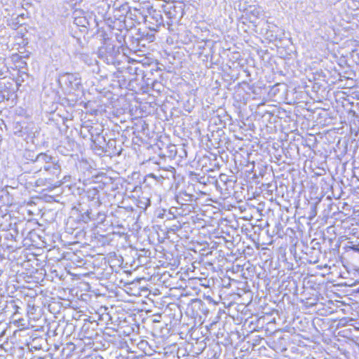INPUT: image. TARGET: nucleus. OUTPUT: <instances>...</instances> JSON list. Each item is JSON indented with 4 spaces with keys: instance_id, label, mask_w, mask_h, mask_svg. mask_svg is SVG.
Wrapping results in <instances>:
<instances>
[{
    "instance_id": "6",
    "label": "nucleus",
    "mask_w": 359,
    "mask_h": 359,
    "mask_svg": "<svg viewBox=\"0 0 359 359\" xmlns=\"http://www.w3.org/2000/svg\"><path fill=\"white\" fill-rule=\"evenodd\" d=\"M104 45L98 49V57L108 65H114L116 57L120 54L119 47L108 43L109 39L104 38Z\"/></svg>"
},
{
    "instance_id": "43",
    "label": "nucleus",
    "mask_w": 359,
    "mask_h": 359,
    "mask_svg": "<svg viewBox=\"0 0 359 359\" xmlns=\"http://www.w3.org/2000/svg\"><path fill=\"white\" fill-rule=\"evenodd\" d=\"M58 151H59V152H60L63 155H69V154L67 152L69 151L65 149V147H62V146L59 147Z\"/></svg>"
},
{
    "instance_id": "8",
    "label": "nucleus",
    "mask_w": 359,
    "mask_h": 359,
    "mask_svg": "<svg viewBox=\"0 0 359 359\" xmlns=\"http://www.w3.org/2000/svg\"><path fill=\"white\" fill-rule=\"evenodd\" d=\"M122 11L125 13L126 23L124 27L132 28L135 24H140L147 20V17L142 12L140 9L136 8H131L128 4H123Z\"/></svg>"
},
{
    "instance_id": "41",
    "label": "nucleus",
    "mask_w": 359,
    "mask_h": 359,
    "mask_svg": "<svg viewBox=\"0 0 359 359\" xmlns=\"http://www.w3.org/2000/svg\"><path fill=\"white\" fill-rule=\"evenodd\" d=\"M104 20L108 24L110 25L111 23H114L116 20L111 17H107V13L103 16Z\"/></svg>"
},
{
    "instance_id": "15",
    "label": "nucleus",
    "mask_w": 359,
    "mask_h": 359,
    "mask_svg": "<svg viewBox=\"0 0 359 359\" xmlns=\"http://www.w3.org/2000/svg\"><path fill=\"white\" fill-rule=\"evenodd\" d=\"M189 307L193 311V315L200 317L201 314L206 315L209 312L205 302L200 299H191Z\"/></svg>"
},
{
    "instance_id": "33",
    "label": "nucleus",
    "mask_w": 359,
    "mask_h": 359,
    "mask_svg": "<svg viewBox=\"0 0 359 359\" xmlns=\"http://www.w3.org/2000/svg\"><path fill=\"white\" fill-rule=\"evenodd\" d=\"M264 321V317L262 318H255V320H252L250 321V325H255V326L252 327L254 330H257V328H262L263 327Z\"/></svg>"
},
{
    "instance_id": "53",
    "label": "nucleus",
    "mask_w": 359,
    "mask_h": 359,
    "mask_svg": "<svg viewBox=\"0 0 359 359\" xmlns=\"http://www.w3.org/2000/svg\"><path fill=\"white\" fill-rule=\"evenodd\" d=\"M254 167H255V165H253L252 168L250 170H249L248 172L252 173L254 172Z\"/></svg>"
},
{
    "instance_id": "3",
    "label": "nucleus",
    "mask_w": 359,
    "mask_h": 359,
    "mask_svg": "<svg viewBox=\"0 0 359 359\" xmlns=\"http://www.w3.org/2000/svg\"><path fill=\"white\" fill-rule=\"evenodd\" d=\"M13 130L16 136L25 140L30 139L33 144L34 140L39 136L41 131L40 128L35 123L25 121L14 123Z\"/></svg>"
},
{
    "instance_id": "20",
    "label": "nucleus",
    "mask_w": 359,
    "mask_h": 359,
    "mask_svg": "<svg viewBox=\"0 0 359 359\" xmlns=\"http://www.w3.org/2000/svg\"><path fill=\"white\" fill-rule=\"evenodd\" d=\"M246 15L249 16L251 22H255V20L251 18H253L255 20L260 18L264 15V11L258 5H249Z\"/></svg>"
},
{
    "instance_id": "1",
    "label": "nucleus",
    "mask_w": 359,
    "mask_h": 359,
    "mask_svg": "<svg viewBox=\"0 0 359 359\" xmlns=\"http://www.w3.org/2000/svg\"><path fill=\"white\" fill-rule=\"evenodd\" d=\"M56 81L65 95L62 99L63 104L73 107L79 101H81L84 95V90L79 73L60 72Z\"/></svg>"
},
{
    "instance_id": "22",
    "label": "nucleus",
    "mask_w": 359,
    "mask_h": 359,
    "mask_svg": "<svg viewBox=\"0 0 359 359\" xmlns=\"http://www.w3.org/2000/svg\"><path fill=\"white\" fill-rule=\"evenodd\" d=\"M86 229V226H79V225H74L71 226L68 225V222H67V226H66V231L67 233L74 234V237L81 239L85 236L86 231L84 229Z\"/></svg>"
},
{
    "instance_id": "14",
    "label": "nucleus",
    "mask_w": 359,
    "mask_h": 359,
    "mask_svg": "<svg viewBox=\"0 0 359 359\" xmlns=\"http://www.w3.org/2000/svg\"><path fill=\"white\" fill-rule=\"evenodd\" d=\"M117 142L118 141L116 139H109L107 142L106 146H104L106 151L104 154L109 156H120L123 149L121 144H118Z\"/></svg>"
},
{
    "instance_id": "55",
    "label": "nucleus",
    "mask_w": 359,
    "mask_h": 359,
    "mask_svg": "<svg viewBox=\"0 0 359 359\" xmlns=\"http://www.w3.org/2000/svg\"><path fill=\"white\" fill-rule=\"evenodd\" d=\"M271 343H272L273 344H274V345H275V344H276V341H275V339H274ZM271 347H272L273 348H274V349L276 348H275V346H271Z\"/></svg>"
},
{
    "instance_id": "49",
    "label": "nucleus",
    "mask_w": 359,
    "mask_h": 359,
    "mask_svg": "<svg viewBox=\"0 0 359 359\" xmlns=\"http://www.w3.org/2000/svg\"><path fill=\"white\" fill-rule=\"evenodd\" d=\"M278 341L279 342H280L281 340H285V338L283 337V336H279L278 338H277Z\"/></svg>"
},
{
    "instance_id": "2",
    "label": "nucleus",
    "mask_w": 359,
    "mask_h": 359,
    "mask_svg": "<svg viewBox=\"0 0 359 359\" xmlns=\"http://www.w3.org/2000/svg\"><path fill=\"white\" fill-rule=\"evenodd\" d=\"M73 25L79 28L83 34H88L96 29L95 33L100 32L97 15L93 11L75 9L72 13Z\"/></svg>"
},
{
    "instance_id": "45",
    "label": "nucleus",
    "mask_w": 359,
    "mask_h": 359,
    "mask_svg": "<svg viewBox=\"0 0 359 359\" xmlns=\"http://www.w3.org/2000/svg\"><path fill=\"white\" fill-rule=\"evenodd\" d=\"M311 245H312L311 249H316L318 245V248H320V243L318 242H315L314 240H312L311 242Z\"/></svg>"
},
{
    "instance_id": "37",
    "label": "nucleus",
    "mask_w": 359,
    "mask_h": 359,
    "mask_svg": "<svg viewBox=\"0 0 359 359\" xmlns=\"http://www.w3.org/2000/svg\"><path fill=\"white\" fill-rule=\"evenodd\" d=\"M88 329H89L88 326L87 327L86 325H84L82 327V332H83V337L91 339V338H93V332L91 334L87 332V330Z\"/></svg>"
},
{
    "instance_id": "27",
    "label": "nucleus",
    "mask_w": 359,
    "mask_h": 359,
    "mask_svg": "<svg viewBox=\"0 0 359 359\" xmlns=\"http://www.w3.org/2000/svg\"><path fill=\"white\" fill-rule=\"evenodd\" d=\"M150 254L151 252L149 250H146L144 248L139 250L136 254L138 264L140 265L147 264V259L149 257Z\"/></svg>"
},
{
    "instance_id": "35",
    "label": "nucleus",
    "mask_w": 359,
    "mask_h": 359,
    "mask_svg": "<svg viewBox=\"0 0 359 359\" xmlns=\"http://www.w3.org/2000/svg\"><path fill=\"white\" fill-rule=\"evenodd\" d=\"M106 219V215L102 212H96L95 222L97 224H103Z\"/></svg>"
},
{
    "instance_id": "60",
    "label": "nucleus",
    "mask_w": 359,
    "mask_h": 359,
    "mask_svg": "<svg viewBox=\"0 0 359 359\" xmlns=\"http://www.w3.org/2000/svg\"><path fill=\"white\" fill-rule=\"evenodd\" d=\"M76 39H77L78 42H80V39L79 38H76Z\"/></svg>"
},
{
    "instance_id": "54",
    "label": "nucleus",
    "mask_w": 359,
    "mask_h": 359,
    "mask_svg": "<svg viewBox=\"0 0 359 359\" xmlns=\"http://www.w3.org/2000/svg\"><path fill=\"white\" fill-rule=\"evenodd\" d=\"M252 178H257V173H256V172H255V173L253 174Z\"/></svg>"
},
{
    "instance_id": "56",
    "label": "nucleus",
    "mask_w": 359,
    "mask_h": 359,
    "mask_svg": "<svg viewBox=\"0 0 359 359\" xmlns=\"http://www.w3.org/2000/svg\"><path fill=\"white\" fill-rule=\"evenodd\" d=\"M7 247H8V248H14V246H13V245H8V244H7Z\"/></svg>"
},
{
    "instance_id": "58",
    "label": "nucleus",
    "mask_w": 359,
    "mask_h": 359,
    "mask_svg": "<svg viewBox=\"0 0 359 359\" xmlns=\"http://www.w3.org/2000/svg\"><path fill=\"white\" fill-rule=\"evenodd\" d=\"M137 188H138V187H137H137H135V189H134V191H137Z\"/></svg>"
},
{
    "instance_id": "39",
    "label": "nucleus",
    "mask_w": 359,
    "mask_h": 359,
    "mask_svg": "<svg viewBox=\"0 0 359 359\" xmlns=\"http://www.w3.org/2000/svg\"><path fill=\"white\" fill-rule=\"evenodd\" d=\"M347 248L353 250V252L359 253V243L358 244H353V243H351V245H348Z\"/></svg>"
},
{
    "instance_id": "47",
    "label": "nucleus",
    "mask_w": 359,
    "mask_h": 359,
    "mask_svg": "<svg viewBox=\"0 0 359 359\" xmlns=\"http://www.w3.org/2000/svg\"><path fill=\"white\" fill-rule=\"evenodd\" d=\"M147 178H152V179L156 180V176L154 174H150V175H147Z\"/></svg>"
},
{
    "instance_id": "46",
    "label": "nucleus",
    "mask_w": 359,
    "mask_h": 359,
    "mask_svg": "<svg viewBox=\"0 0 359 359\" xmlns=\"http://www.w3.org/2000/svg\"><path fill=\"white\" fill-rule=\"evenodd\" d=\"M90 221H95V218H96V212H94L93 210L91 208V215H90Z\"/></svg>"
},
{
    "instance_id": "42",
    "label": "nucleus",
    "mask_w": 359,
    "mask_h": 359,
    "mask_svg": "<svg viewBox=\"0 0 359 359\" xmlns=\"http://www.w3.org/2000/svg\"><path fill=\"white\" fill-rule=\"evenodd\" d=\"M139 36L136 39L137 46L145 47L146 43H147V41H142L141 35H138Z\"/></svg>"
},
{
    "instance_id": "48",
    "label": "nucleus",
    "mask_w": 359,
    "mask_h": 359,
    "mask_svg": "<svg viewBox=\"0 0 359 359\" xmlns=\"http://www.w3.org/2000/svg\"><path fill=\"white\" fill-rule=\"evenodd\" d=\"M68 144L70 147L72 148V147L74 145V142L72 141V142H70L69 140L68 141Z\"/></svg>"
},
{
    "instance_id": "38",
    "label": "nucleus",
    "mask_w": 359,
    "mask_h": 359,
    "mask_svg": "<svg viewBox=\"0 0 359 359\" xmlns=\"http://www.w3.org/2000/svg\"><path fill=\"white\" fill-rule=\"evenodd\" d=\"M26 17H27V15L25 13L18 15V17L15 19V23L18 25H23L24 22H22L21 19L24 20V19H25Z\"/></svg>"
},
{
    "instance_id": "61",
    "label": "nucleus",
    "mask_w": 359,
    "mask_h": 359,
    "mask_svg": "<svg viewBox=\"0 0 359 359\" xmlns=\"http://www.w3.org/2000/svg\"><path fill=\"white\" fill-rule=\"evenodd\" d=\"M253 93H257L256 92V90H253Z\"/></svg>"
},
{
    "instance_id": "23",
    "label": "nucleus",
    "mask_w": 359,
    "mask_h": 359,
    "mask_svg": "<svg viewBox=\"0 0 359 359\" xmlns=\"http://www.w3.org/2000/svg\"><path fill=\"white\" fill-rule=\"evenodd\" d=\"M20 168L21 171H23L25 173H36L41 170L42 167L38 168L35 163H32V162L29 161H20Z\"/></svg>"
},
{
    "instance_id": "30",
    "label": "nucleus",
    "mask_w": 359,
    "mask_h": 359,
    "mask_svg": "<svg viewBox=\"0 0 359 359\" xmlns=\"http://www.w3.org/2000/svg\"><path fill=\"white\" fill-rule=\"evenodd\" d=\"M116 77L118 79V82L121 86H125L128 88V84H129V77L122 72V71H118L115 73Z\"/></svg>"
},
{
    "instance_id": "62",
    "label": "nucleus",
    "mask_w": 359,
    "mask_h": 359,
    "mask_svg": "<svg viewBox=\"0 0 359 359\" xmlns=\"http://www.w3.org/2000/svg\"><path fill=\"white\" fill-rule=\"evenodd\" d=\"M176 359H180V358L178 356L176 357Z\"/></svg>"
},
{
    "instance_id": "19",
    "label": "nucleus",
    "mask_w": 359,
    "mask_h": 359,
    "mask_svg": "<svg viewBox=\"0 0 359 359\" xmlns=\"http://www.w3.org/2000/svg\"><path fill=\"white\" fill-rule=\"evenodd\" d=\"M43 168L44 170L55 175H58L61 171L60 165L59 164L58 161L56 158L53 156L52 160L49 161L47 164L43 165Z\"/></svg>"
},
{
    "instance_id": "11",
    "label": "nucleus",
    "mask_w": 359,
    "mask_h": 359,
    "mask_svg": "<svg viewBox=\"0 0 359 359\" xmlns=\"http://www.w3.org/2000/svg\"><path fill=\"white\" fill-rule=\"evenodd\" d=\"M266 27H262L261 31V33L264 34L265 38L270 41H280L283 35V30L276 25L268 21H266Z\"/></svg>"
},
{
    "instance_id": "40",
    "label": "nucleus",
    "mask_w": 359,
    "mask_h": 359,
    "mask_svg": "<svg viewBox=\"0 0 359 359\" xmlns=\"http://www.w3.org/2000/svg\"><path fill=\"white\" fill-rule=\"evenodd\" d=\"M248 6L249 5H247V2H244L243 4H240L238 5V9L239 11H242L243 12L245 13V14H247V11L248 10Z\"/></svg>"
},
{
    "instance_id": "4",
    "label": "nucleus",
    "mask_w": 359,
    "mask_h": 359,
    "mask_svg": "<svg viewBox=\"0 0 359 359\" xmlns=\"http://www.w3.org/2000/svg\"><path fill=\"white\" fill-rule=\"evenodd\" d=\"M119 182L120 178L110 177L102 172L92 176V183L95 184L97 189L104 191L106 194L118 189Z\"/></svg>"
},
{
    "instance_id": "31",
    "label": "nucleus",
    "mask_w": 359,
    "mask_h": 359,
    "mask_svg": "<svg viewBox=\"0 0 359 359\" xmlns=\"http://www.w3.org/2000/svg\"><path fill=\"white\" fill-rule=\"evenodd\" d=\"M36 156V154H35L34 151L25 149L23 151L21 161H29L34 163Z\"/></svg>"
},
{
    "instance_id": "34",
    "label": "nucleus",
    "mask_w": 359,
    "mask_h": 359,
    "mask_svg": "<svg viewBox=\"0 0 359 359\" xmlns=\"http://www.w3.org/2000/svg\"><path fill=\"white\" fill-rule=\"evenodd\" d=\"M140 76H129V84H128V89L133 90L135 87V84H137V82L139 81Z\"/></svg>"
},
{
    "instance_id": "10",
    "label": "nucleus",
    "mask_w": 359,
    "mask_h": 359,
    "mask_svg": "<svg viewBox=\"0 0 359 359\" xmlns=\"http://www.w3.org/2000/svg\"><path fill=\"white\" fill-rule=\"evenodd\" d=\"M149 15H145L147 20L144 22L148 25V29L151 32H156L161 26H164L163 18L160 11L151 8L147 11Z\"/></svg>"
},
{
    "instance_id": "36",
    "label": "nucleus",
    "mask_w": 359,
    "mask_h": 359,
    "mask_svg": "<svg viewBox=\"0 0 359 359\" xmlns=\"http://www.w3.org/2000/svg\"><path fill=\"white\" fill-rule=\"evenodd\" d=\"M190 178L192 180V181L197 182L201 184H205V181H201V175L200 174H198L194 172H191L189 174Z\"/></svg>"
},
{
    "instance_id": "44",
    "label": "nucleus",
    "mask_w": 359,
    "mask_h": 359,
    "mask_svg": "<svg viewBox=\"0 0 359 359\" xmlns=\"http://www.w3.org/2000/svg\"><path fill=\"white\" fill-rule=\"evenodd\" d=\"M311 245H312L311 249H316L318 245V248H320V243L318 242H315L314 240H312L311 242Z\"/></svg>"
},
{
    "instance_id": "5",
    "label": "nucleus",
    "mask_w": 359,
    "mask_h": 359,
    "mask_svg": "<svg viewBox=\"0 0 359 359\" xmlns=\"http://www.w3.org/2000/svg\"><path fill=\"white\" fill-rule=\"evenodd\" d=\"M144 74H142V80L147 85H151L154 88L158 83V79H161L165 66L158 62H155L149 65L147 67H144Z\"/></svg>"
},
{
    "instance_id": "24",
    "label": "nucleus",
    "mask_w": 359,
    "mask_h": 359,
    "mask_svg": "<svg viewBox=\"0 0 359 359\" xmlns=\"http://www.w3.org/2000/svg\"><path fill=\"white\" fill-rule=\"evenodd\" d=\"M209 161L210 168L209 170L214 171L215 170H219L222 166L221 162H223L222 158L220 156L210 154L208 157Z\"/></svg>"
},
{
    "instance_id": "50",
    "label": "nucleus",
    "mask_w": 359,
    "mask_h": 359,
    "mask_svg": "<svg viewBox=\"0 0 359 359\" xmlns=\"http://www.w3.org/2000/svg\"><path fill=\"white\" fill-rule=\"evenodd\" d=\"M279 334V332H276L273 333V338L277 337V334Z\"/></svg>"
},
{
    "instance_id": "13",
    "label": "nucleus",
    "mask_w": 359,
    "mask_h": 359,
    "mask_svg": "<svg viewBox=\"0 0 359 359\" xmlns=\"http://www.w3.org/2000/svg\"><path fill=\"white\" fill-rule=\"evenodd\" d=\"M2 93L5 94V98L6 101H11V103H15V100L17 98V84L14 82H7L5 83H1L0 85Z\"/></svg>"
},
{
    "instance_id": "29",
    "label": "nucleus",
    "mask_w": 359,
    "mask_h": 359,
    "mask_svg": "<svg viewBox=\"0 0 359 359\" xmlns=\"http://www.w3.org/2000/svg\"><path fill=\"white\" fill-rule=\"evenodd\" d=\"M123 7V4L121 5L118 8H116L114 11V18L115 20H118L120 22H123L125 25L126 22V18H125V13L122 11Z\"/></svg>"
},
{
    "instance_id": "59",
    "label": "nucleus",
    "mask_w": 359,
    "mask_h": 359,
    "mask_svg": "<svg viewBox=\"0 0 359 359\" xmlns=\"http://www.w3.org/2000/svg\"><path fill=\"white\" fill-rule=\"evenodd\" d=\"M107 8L109 9L110 6L109 4H107Z\"/></svg>"
},
{
    "instance_id": "18",
    "label": "nucleus",
    "mask_w": 359,
    "mask_h": 359,
    "mask_svg": "<svg viewBox=\"0 0 359 359\" xmlns=\"http://www.w3.org/2000/svg\"><path fill=\"white\" fill-rule=\"evenodd\" d=\"M233 181L229 179V176L226 174H220L219 178L215 181V186L217 189L227 190L229 187H232Z\"/></svg>"
},
{
    "instance_id": "57",
    "label": "nucleus",
    "mask_w": 359,
    "mask_h": 359,
    "mask_svg": "<svg viewBox=\"0 0 359 359\" xmlns=\"http://www.w3.org/2000/svg\"><path fill=\"white\" fill-rule=\"evenodd\" d=\"M180 150H181V151H182L183 152H184V153H185V151H184V149H183V148H182V147H180Z\"/></svg>"
},
{
    "instance_id": "32",
    "label": "nucleus",
    "mask_w": 359,
    "mask_h": 359,
    "mask_svg": "<svg viewBox=\"0 0 359 359\" xmlns=\"http://www.w3.org/2000/svg\"><path fill=\"white\" fill-rule=\"evenodd\" d=\"M178 152V149L175 144H170L167 147L168 156L170 158H174Z\"/></svg>"
},
{
    "instance_id": "17",
    "label": "nucleus",
    "mask_w": 359,
    "mask_h": 359,
    "mask_svg": "<svg viewBox=\"0 0 359 359\" xmlns=\"http://www.w3.org/2000/svg\"><path fill=\"white\" fill-rule=\"evenodd\" d=\"M121 71L128 77L131 76H140V78L142 79V74H144V65L143 64L140 65L133 64L128 65L126 67H124Z\"/></svg>"
},
{
    "instance_id": "16",
    "label": "nucleus",
    "mask_w": 359,
    "mask_h": 359,
    "mask_svg": "<svg viewBox=\"0 0 359 359\" xmlns=\"http://www.w3.org/2000/svg\"><path fill=\"white\" fill-rule=\"evenodd\" d=\"M86 196L88 199L91 202V207H99L101 205L102 202L100 198V190L95 186L88 189L85 191Z\"/></svg>"
},
{
    "instance_id": "63",
    "label": "nucleus",
    "mask_w": 359,
    "mask_h": 359,
    "mask_svg": "<svg viewBox=\"0 0 359 359\" xmlns=\"http://www.w3.org/2000/svg\"><path fill=\"white\" fill-rule=\"evenodd\" d=\"M358 292H359V287L358 288Z\"/></svg>"
},
{
    "instance_id": "7",
    "label": "nucleus",
    "mask_w": 359,
    "mask_h": 359,
    "mask_svg": "<svg viewBox=\"0 0 359 359\" xmlns=\"http://www.w3.org/2000/svg\"><path fill=\"white\" fill-rule=\"evenodd\" d=\"M72 214L67 220L68 225H79L86 227L88 223L90 222L91 208L85 209L80 205L79 207L72 209Z\"/></svg>"
},
{
    "instance_id": "28",
    "label": "nucleus",
    "mask_w": 359,
    "mask_h": 359,
    "mask_svg": "<svg viewBox=\"0 0 359 359\" xmlns=\"http://www.w3.org/2000/svg\"><path fill=\"white\" fill-rule=\"evenodd\" d=\"M154 32H151L150 30L144 32L139 31L137 35H141L142 41H147V43H149L153 42L156 39Z\"/></svg>"
},
{
    "instance_id": "52",
    "label": "nucleus",
    "mask_w": 359,
    "mask_h": 359,
    "mask_svg": "<svg viewBox=\"0 0 359 359\" xmlns=\"http://www.w3.org/2000/svg\"><path fill=\"white\" fill-rule=\"evenodd\" d=\"M271 90H273V94H276V88H275L274 87L272 88Z\"/></svg>"
},
{
    "instance_id": "9",
    "label": "nucleus",
    "mask_w": 359,
    "mask_h": 359,
    "mask_svg": "<svg viewBox=\"0 0 359 359\" xmlns=\"http://www.w3.org/2000/svg\"><path fill=\"white\" fill-rule=\"evenodd\" d=\"M89 133L91 140L90 148L94 151L95 154L102 156L106 151L104 146L107 144V140L105 137L97 132V129L93 128V127H91Z\"/></svg>"
},
{
    "instance_id": "21",
    "label": "nucleus",
    "mask_w": 359,
    "mask_h": 359,
    "mask_svg": "<svg viewBox=\"0 0 359 359\" xmlns=\"http://www.w3.org/2000/svg\"><path fill=\"white\" fill-rule=\"evenodd\" d=\"M25 224H26V223L25 222H22V221H19L18 222H11L8 224V229L10 231H13L15 233H18V236L20 233L21 236H19V238H20V239H22L25 237V234H26L25 228Z\"/></svg>"
},
{
    "instance_id": "26",
    "label": "nucleus",
    "mask_w": 359,
    "mask_h": 359,
    "mask_svg": "<svg viewBox=\"0 0 359 359\" xmlns=\"http://www.w3.org/2000/svg\"><path fill=\"white\" fill-rule=\"evenodd\" d=\"M50 160H52V156L47 153L41 152L36 154L34 163L38 168L41 166L43 168V165L47 164Z\"/></svg>"
},
{
    "instance_id": "25",
    "label": "nucleus",
    "mask_w": 359,
    "mask_h": 359,
    "mask_svg": "<svg viewBox=\"0 0 359 359\" xmlns=\"http://www.w3.org/2000/svg\"><path fill=\"white\" fill-rule=\"evenodd\" d=\"M134 129L133 133H142L143 135H148L149 133V125L145 121L139 119L137 120L133 127Z\"/></svg>"
},
{
    "instance_id": "51",
    "label": "nucleus",
    "mask_w": 359,
    "mask_h": 359,
    "mask_svg": "<svg viewBox=\"0 0 359 359\" xmlns=\"http://www.w3.org/2000/svg\"><path fill=\"white\" fill-rule=\"evenodd\" d=\"M205 176H201V181H205Z\"/></svg>"
},
{
    "instance_id": "12",
    "label": "nucleus",
    "mask_w": 359,
    "mask_h": 359,
    "mask_svg": "<svg viewBox=\"0 0 359 359\" xmlns=\"http://www.w3.org/2000/svg\"><path fill=\"white\" fill-rule=\"evenodd\" d=\"M194 189L193 186H188L187 189L181 190L175 196V199L178 205L182 206L187 205V202H192L196 199L195 196L191 192Z\"/></svg>"
}]
</instances>
